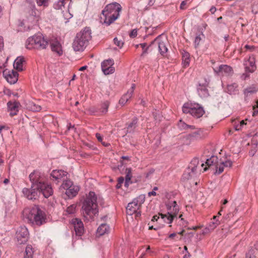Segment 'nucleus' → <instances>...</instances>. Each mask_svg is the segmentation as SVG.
I'll return each mask as SVG.
<instances>
[{"instance_id": "obj_1", "label": "nucleus", "mask_w": 258, "mask_h": 258, "mask_svg": "<svg viewBox=\"0 0 258 258\" xmlns=\"http://www.w3.org/2000/svg\"><path fill=\"white\" fill-rule=\"evenodd\" d=\"M29 178L33 187L39 188V189L43 190V196L45 198H48L52 195L53 190L52 186L50 184L45 181L44 173L35 170L30 173Z\"/></svg>"}, {"instance_id": "obj_2", "label": "nucleus", "mask_w": 258, "mask_h": 258, "mask_svg": "<svg viewBox=\"0 0 258 258\" xmlns=\"http://www.w3.org/2000/svg\"><path fill=\"white\" fill-rule=\"evenodd\" d=\"M24 213L26 215L28 221L33 225L40 226L46 222V215L44 209L34 205L30 208L25 209Z\"/></svg>"}, {"instance_id": "obj_3", "label": "nucleus", "mask_w": 258, "mask_h": 258, "mask_svg": "<svg viewBox=\"0 0 258 258\" xmlns=\"http://www.w3.org/2000/svg\"><path fill=\"white\" fill-rule=\"evenodd\" d=\"M97 199L95 193L90 191L83 203V214L88 220L93 219L94 216L98 213Z\"/></svg>"}, {"instance_id": "obj_4", "label": "nucleus", "mask_w": 258, "mask_h": 258, "mask_svg": "<svg viewBox=\"0 0 258 258\" xmlns=\"http://www.w3.org/2000/svg\"><path fill=\"white\" fill-rule=\"evenodd\" d=\"M121 9V5L116 2L106 6L102 11L103 17H101V19L103 20V23L107 26L112 23L118 18Z\"/></svg>"}, {"instance_id": "obj_5", "label": "nucleus", "mask_w": 258, "mask_h": 258, "mask_svg": "<svg viewBox=\"0 0 258 258\" xmlns=\"http://www.w3.org/2000/svg\"><path fill=\"white\" fill-rule=\"evenodd\" d=\"M91 30L85 28L78 33L73 43V48L75 51H82L86 47L89 41L91 39Z\"/></svg>"}, {"instance_id": "obj_6", "label": "nucleus", "mask_w": 258, "mask_h": 258, "mask_svg": "<svg viewBox=\"0 0 258 258\" xmlns=\"http://www.w3.org/2000/svg\"><path fill=\"white\" fill-rule=\"evenodd\" d=\"M47 45L48 42L41 34L29 37L26 42V47L29 49L32 48L43 49H45Z\"/></svg>"}, {"instance_id": "obj_7", "label": "nucleus", "mask_w": 258, "mask_h": 258, "mask_svg": "<svg viewBox=\"0 0 258 258\" xmlns=\"http://www.w3.org/2000/svg\"><path fill=\"white\" fill-rule=\"evenodd\" d=\"M168 212L167 214H160L161 218L168 224H171L179 212V208L175 201H169L166 204Z\"/></svg>"}, {"instance_id": "obj_8", "label": "nucleus", "mask_w": 258, "mask_h": 258, "mask_svg": "<svg viewBox=\"0 0 258 258\" xmlns=\"http://www.w3.org/2000/svg\"><path fill=\"white\" fill-rule=\"evenodd\" d=\"M182 111L184 113H189L196 118H200L203 115L205 111L203 108L199 104L187 102L183 104Z\"/></svg>"}, {"instance_id": "obj_9", "label": "nucleus", "mask_w": 258, "mask_h": 258, "mask_svg": "<svg viewBox=\"0 0 258 258\" xmlns=\"http://www.w3.org/2000/svg\"><path fill=\"white\" fill-rule=\"evenodd\" d=\"M145 201V196L144 195H141L135 198L132 202L128 204L126 208L127 214L132 215L133 214L136 213L137 216L141 215V212L138 210Z\"/></svg>"}, {"instance_id": "obj_10", "label": "nucleus", "mask_w": 258, "mask_h": 258, "mask_svg": "<svg viewBox=\"0 0 258 258\" xmlns=\"http://www.w3.org/2000/svg\"><path fill=\"white\" fill-rule=\"evenodd\" d=\"M29 232L26 226L19 227L16 233V243L18 245L26 243L28 239Z\"/></svg>"}, {"instance_id": "obj_11", "label": "nucleus", "mask_w": 258, "mask_h": 258, "mask_svg": "<svg viewBox=\"0 0 258 258\" xmlns=\"http://www.w3.org/2000/svg\"><path fill=\"white\" fill-rule=\"evenodd\" d=\"M43 189L39 188L33 187L31 185V188H24L22 192L24 196L29 200H33L37 199L40 194L43 195Z\"/></svg>"}, {"instance_id": "obj_12", "label": "nucleus", "mask_w": 258, "mask_h": 258, "mask_svg": "<svg viewBox=\"0 0 258 258\" xmlns=\"http://www.w3.org/2000/svg\"><path fill=\"white\" fill-rule=\"evenodd\" d=\"M167 38L163 35H160L153 41L150 45L154 43H157L158 46V50L161 55L164 56L168 51L166 46Z\"/></svg>"}, {"instance_id": "obj_13", "label": "nucleus", "mask_w": 258, "mask_h": 258, "mask_svg": "<svg viewBox=\"0 0 258 258\" xmlns=\"http://www.w3.org/2000/svg\"><path fill=\"white\" fill-rule=\"evenodd\" d=\"M199 164V160L197 158L193 159L188 166V168L183 173V178L188 179L191 178L196 173L197 165Z\"/></svg>"}, {"instance_id": "obj_14", "label": "nucleus", "mask_w": 258, "mask_h": 258, "mask_svg": "<svg viewBox=\"0 0 258 258\" xmlns=\"http://www.w3.org/2000/svg\"><path fill=\"white\" fill-rule=\"evenodd\" d=\"M114 60L112 59H108L104 60L101 63V69L103 73L107 75L113 74L115 69L113 67Z\"/></svg>"}, {"instance_id": "obj_15", "label": "nucleus", "mask_w": 258, "mask_h": 258, "mask_svg": "<svg viewBox=\"0 0 258 258\" xmlns=\"http://www.w3.org/2000/svg\"><path fill=\"white\" fill-rule=\"evenodd\" d=\"M3 76L6 80L11 84L16 83L18 79V73L14 70H5L3 71Z\"/></svg>"}, {"instance_id": "obj_16", "label": "nucleus", "mask_w": 258, "mask_h": 258, "mask_svg": "<svg viewBox=\"0 0 258 258\" xmlns=\"http://www.w3.org/2000/svg\"><path fill=\"white\" fill-rule=\"evenodd\" d=\"M208 85L209 82L206 80L203 83H199L197 87V91L201 98H205L209 96V91L207 89Z\"/></svg>"}, {"instance_id": "obj_17", "label": "nucleus", "mask_w": 258, "mask_h": 258, "mask_svg": "<svg viewBox=\"0 0 258 258\" xmlns=\"http://www.w3.org/2000/svg\"><path fill=\"white\" fill-rule=\"evenodd\" d=\"M72 224L77 236H81L84 232V227L82 221L78 218L73 219Z\"/></svg>"}, {"instance_id": "obj_18", "label": "nucleus", "mask_w": 258, "mask_h": 258, "mask_svg": "<svg viewBox=\"0 0 258 258\" xmlns=\"http://www.w3.org/2000/svg\"><path fill=\"white\" fill-rule=\"evenodd\" d=\"M215 73L219 75L229 76L232 74V69L231 67L222 64L217 68H214Z\"/></svg>"}, {"instance_id": "obj_19", "label": "nucleus", "mask_w": 258, "mask_h": 258, "mask_svg": "<svg viewBox=\"0 0 258 258\" xmlns=\"http://www.w3.org/2000/svg\"><path fill=\"white\" fill-rule=\"evenodd\" d=\"M72 4V0H57L53 4V8L56 10H69Z\"/></svg>"}, {"instance_id": "obj_20", "label": "nucleus", "mask_w": 258, "mask_h": 258, "mask_svg": "<svg viewBox=\"0 0 258 258\" xmlns=\"http://www.w3.org/2000/svg\"><path fill=\"white\" fill-rule=\"evenodd\" d=\"M67 175L68 172L62 170H53L50 174L52 179L58 182L61 180H64V177H67Z\"/></svg>"}, {"instance_id": "obj_21", "label": "nucleus", "mask_w": 258, "mask_h": 258, "mask_svg": "<svg viewBox=\"0 0 258 258\" xmlns=\"http://www.w3.org/2000/svg\"><path fill=\"white\" fill-rule=\"evenodd\" d=\"M7 106L11 116H13L18 114L19 108L20 106L19 102L17 101H9L7 103Z\"/></svg>"}, {"instance_id": "obj_22", "label": "nucleus", "mask_w": 258, "mask_h": 258, "mask_svg": "<svg viewBox=\"0 0 258 258\" xmlns=\"http://www.w3.org/2000/svg\"><path fill=\"white\" fill-rule=\"evenodd\" d=\"M245 71L253 73L256 70L255 58L253 56H250L247 61L244 63Z\"/></svg>"}, {"instance_id": "obj_23", "label": "nucleus", "mask_w": 258, "mask_h": 258, "mask_svg": "<svg viewBox=\"0 0 258 258\" xmlns=\"http://www.w3.org/2000/svg\"><path fill=\"white\" fill-rule=\"evenodd\" d=\"M135 87V84H133L132 85L131 88L129 89L127 92L125 94H124L120 99L119 101V103L120 104H121L122 105H124L127 102V101L132 97L134 92Z\"/></svg>"}, {"instance_id": "obj_24", "label": "nucleus", "mask_w": 258, "mask_h": 258, "mask_svg": "<svg viewBox=\"0 0 258 258\" xmlns=\"http://www.w3.org/2000/svg\"><path fill=\"white\" fill-rule=\"evenodd\" d=\"M204 135L203 131L201 128H198L195 132L188 134L186 138L190 141L201 139L204 137Z\"/></svg>"}, {"instance_id": "obj_25", "label": "nucleus", "mask_w": 258, "mask_h": 258, "mask_svg": "<svg viewBox=\"0 0 258 258\" xmlns=\"http://www.w3.org/2000/svg\"><path fill=\"white\" fill-rule=\"evenodd\" d=\"M138 119L135 117L133 118L132 121L127 124L126 133H133L135 132L136 127L138 126Z\"/></svg>"}, {"instance_id": "obj_26", "label": "nucleus", "mask_w": 258, "mask_h": 258, "mask_svg": "<svg viewBox=\"0 0 258 258\" xmlns=\"http://www.w3.org/2000/svg\"><path fill=\"white\" fill-rule=\"evenodd\" d=\"M52 51L56 52L58 55L62 54V49L60 43L57 40L53 41L50 43Z\"/></svg>"}, {"instance_id": "obj_27", "label": "nucleus", "mask_w": 258, "mask_h": 258, "mask_svg": "<svg viewBox=\"0 0 258 258\" xmlns=\"http://www.w3.org/2000/svg\"><path fill=\"white\" fill-rule=\"evenodd\" d=\"M24 62V58L23 57H18L14 62V68L18 71L23 70V62Z\"/></svg>"}, {"instance_id": "obj_28", "label": "nucleus", "mask_w": 258, "mask_h": 258, "mask_svg": "<svg viewBox=\"0 0 258 258\" xmlns=\"http://www.w3.org/2000/svg\"><path fill=\"white\" fill-rule=\"evenodd\" d=\"M109 227L106 224H101L97 230V234L99 236H102L108 233L109 231Z\"/></svg>"}, {"instance_id": "obj_29", "label": "nucleus", "mask_w": 258, "mask_h": 258, "mask_svg": "<svg viewBox=\"0 0 258 258\" xmlns=\"http://www.w3.org/2000/svg\"><path fill=\"white\" fill-rule=\"evenodd\" d=\"M80 189V187L78 185L72 186V187L66 191V194L70 198H72L75 197Z\"/></svg>"}, {"instance_id": "obj_30", "label": "nucleus", "mask_w": 258, "mask_h": 258, "mask_svg": "<svg viewBox=\"0 0 258 258\" xmlns=\"http://www.w3.org/2000/svg\"><path fill=\"white\" fill-rule=\"evenodd\" d=\"M219 222L218 220L213 221L209 223L208 226L204 229V233H208L213 231L219 224Z\"/></svg>"}, {"instance_id": "obj_31", "label": "nucleus", "mask_w": 258, "mask_h": 258, "mask_svg": "<svg viewBox=\"0 0 258 258\" xmlns=\"http://www.w3.org/2000/svg\"><path fill=\"white\" fill-rule=\"evenodd\" d=\"M182 65L184 68L188 67L190 62V54L186 51L182 53Z\"/></svg>"}, {"instance_id": "obj_32", "label": "nucleus", "mask_w": 258, "mask_h": 258, "mask_svg": "<svg viewBox=\"0 0 258 258\" xmlns=\"http://www.w3.org/2000/svg\"><path fill=\"white\" fill-rule=\"evenodd\" d=\"M238 85L236 83H233L228 85L225 90L226 92L229 94H235L237 90Z\"/></svg>"}, {"instance_id": "obj_33", "label": "nucleus", "mask_w": 258, "mask_h": 258, "mask_svg": "<svg viewBox=\"0 0 258 258\" xmlns=\"http://www.w3.org/2000/svg\"><path fill=\"white\" fill-rule=\"evenodd\" d=\"M109 106V102L108 101H106L101 104L100 107L99 108L100 115L105 114L108 112Z\"/></svg>"}, {"instance_id": "obj_34", "label": "nucleus", "mask_w": 258, "mask_h": 258, "mask_svg": "<svg viewBox=\"0 0 258 258\" xmlns=\"http://www.w3.org/2000/svg\"><path fill=\"white\" fill-rule=\"evenodd\" d=\"M177 126L178 128L181 130H186V129H190L193 130L195 129V127L194 125H190L186 124L184 121L182 120H180L178 123Z\"/></svg>"}, {"instance_id": "obj_35", "label": "nucleus", "mask_w": 258, "mask_h": 258, "mask_svg": "<svg viewBox=\"0 0 258 258\" xmlns=\"http://www.w3.org/2000/svg\"><path fill=\"white\" fill-rule=\"evenodd\" d=\"M217 163L218 158L215 156H212L211 158L207 159L206 162V165L209 167H211V166L213 165H215L216 166Z\"/></svg>"}, {"instance_id": "obj_36", "label": "nucleus", "mask_w": 258, "mask_h": 258, "mask_svg": "<svg viewBox=\"0 0 258 258\" xmlns=\"http://www.w3.org/2000/svg\"><path fill=\"white\" fill-rule=\"evenodd\" d=\"M33 248L31 245H27L25 249L24 258H32L33 254Z\"/></svg>"}, {"instance_id": "obj_37", "label": "nucleus", "mask_w": 258, "mask_h": 258, "mask_svg": "<svg viewBox=\"0 0 258 258\" xmlns=\"http://www.w3.org/2000/svg\"><path fill=\"white\" fill-rule=\"evenodd\" d=\"M257 91L255 87L253 86L249 87L247 88H246L244 90V94L245 96V97H247L251 94H253L255 93H256Z\"/></svg>"}, {"instance_id": "obj_38", "label": "nucleus", "mask_w": 258, "mask_h": 258, "mask_svg": "<svg viewBox=\"0 0 258 258\" xmlns=\"http://www.w3.org/2000/svg\"><path fill=\"white\" fill-rule=\"evenodd\" d=\"M125 173H126V176H125L124 185L126 187H127L128 186V182L131 180V178H132L131 169V168H126Z\"/></svg>"}, {"instance_id": "obj_39", "label": "nucleus", "mask_w": 258, "mask_h": 258, "mask_svg": "<svg viewBox=\"0 0 258 258\" xmlns=\"http://www.w3.org/2000/svg\"><path fill=\"white\" fill-rule=\"evenodd\" d=\"M73 182L70 180H66L63 181V183L61 185V187L67 190L68 189L71 188L72 186H74Z\"/></svg>"}, {"instance_id": "obj_40", "label": "nucleus", "mask_w": 258, "mask_h": 258, "mask_svg": "<svg viewBox=\"0 0 258 258\" xmlns=\"http://www.w3.org/2000/svg\"><path fill=\"white\" fill-rule=\"evenodd\" d=\"M28 107L32 111H39L41 109V107L40 106L37 105L33 102H30L28 104Z\"/></svg>"}, {"instance_id": "obj_41", "label": "nucleus", "mask_w": 258, "mask_h": 258, "mask_svg": "<svg viewBox=\"0 0 258 258\" xmlns=\"http://www.w3.org/2000/svg\"><path fill=\"white\" fill-rule=\"evenodd\" d=\"M237 123V121H235L234 124V127L236 131H240L241 130L244 125H246V123L245 121L242 120L241 121H238Z\"/></svg>"}, {"instance_id": "obj_42", "label": "nucleus", "mask_w": 258, "mask_h": 258, "mask_svg": "<svg viewBox=\"0 0 258 258\" xmlns=\"http://www.w3.org/2000/svg\"><path fill=\"white\" fill-rule=\"evenodd\" d=\"M30 17L33 18L34 21H37L39 17V12L36 9H32L30 11Z\"/></svg>"}, {"instance_id": "obj_43", "label": "nucleus", "mask_w": 258, "mask_h": 258, "mask_svg": "<svg viewBox=\"0 0 258 258\" xmlns=\"http://www.w3.org/2000/svg\"><path fill=\"white\" fill-rule=\"evenodd\" d=\"M246 258H258V250L249 251L246 253Z\"/></svg>"}, {"instance_id": "obj_44", "label": "nucleus", "mask_w": 258, "mask_h": 258, "mask_svg": "<svg viewBox=\"0 0 258 258\" xmlns=\"http://www.w3.org/2000/svg\"><path fill=\"white\" fill-rule=\"evenodd\" d=\"M88 111L90 114L100 115V114H99V107H96L95 106L91 107L89 108Z\"/></svg>"}, {"instance_id": "obj_45", "label": "nucleus", "mask_w": 258, "mask_h": 258, "mask_svg": "<svg viewBox=\"0 0 258 258\" xmlns=\"http://www.w3.org/2000/svg\"><path fill=\"white\" fill-rule=\"evenodd\" d=\"M215 167L216 169L215 173L220 174L223 172L224 166H223L221 162H220L219 164L217 163Z\"/></svg>"}, {"instance_id": "obj_46", "label": "nucleus", "mask_w": 258, "mask_h": 258, "mask_svg": "<svg viewBox=\"0 0 258 258\" xmlns=\"http://www.w3.org/2000/svg\"><path fill=\"white\" fill-rule=\"evenodd\" d=\"M76 204H73L70 205L67 208V209L66 210V212L69 214H72L75 213L76 212Z\"/></svg>"}, {"instance_id": "obj_47", "label": "nucleus", "mask_w": 258, "mask_h": 258, "mask_svg": "<svg viewBox=\"0 0 258 258\" xmlns=\"http://www.w3.org/2000/svg\"><path fill=\"white\" fill-rule=\"evenodd\" d=\"M140 45L143 49V52L141 54V56H143L146 53H148V50L149 49V46H147V43H141V44H140Z\"/></svg>"}, {"instance_id": "obj_48", "label": "nucleus", "mask_w": 258, "mask_h": 258, "mask_svg": "<svg viewBox=\"0 0 258 258\" xmlns=\"http://www.w3.org/2000/svg\"><path fill=\"white\" fill-rule=\"evenodd\" d=\"M113 41L114 44L119 48H121L122 47L123 42L121 40H118L117 38L115 37L114 38Z\"/></svg>"}, {"instance_id": "obj_49", "label": "nucleus", "mask_w": 258, "mask_h": 258, "mask_svg": "<svg viewBox=\"0 0 258 258\" xmlns=\"http://www.w3.org/2000/svg\"><path fill=\"white\" fill-rule=\"evenodd\" d=\"M48 0H36L37 5L39 6H47Z\"/></svg>"}, {"instance_id": "obj_50", "label": "nucleus", "mask_w": 258, "mask_h": 258, "mask_svg": "<svg viewBox=\"0 0 258 258\" xmlns=\"http://www.w3.org/2000/svg\"><path fill=\"white\" fill-rule=\"evenodd\" d=\"M222 164L223 165L224 167H230L232 165V162L230 160H227L225 161L221 162Z\"/></svg>"}, {"instance_id": "obj_51", "label": "nucleus", "mask_w": 258, "mask_h": 258, "mask_svg": "<svg viewBox=\"0 0 258 258\" xmlns=\"http://www.w3.org/2000/svg\"><path fill=\"white\" fill-rule=\"evenodd\" d=\"M124 181V179L123 177H119L118 179V182L116 185V188H119L121 187V184L123 183Z\"/></svg>"}, {"instance_id": "obj_52", "label": "nucleus", "mask_w": 258, "mask_h": 258, "mask_svg": "<svg viewBox=\"0 0 258 258\" xmlns=\"http://www.w3.org/2000/svg\"><path fill=\"white\" fill-rule=\"evenodd\" d=\"M201 40V38L200 37V35H199V36H197L195 38V46L196 47H197L199 44H200V42Z\"/></svg>"}, {"instance_id": "obj_53", "label": "nucleus", "mask_w": 258, "mask_h": 258, "mask_svg": "<svg viewBox=\"0 0 258 258\" xmlns=\"http://www.w3.org/2000/svg\"><path fill=\"white\" fill-rule=\"evenodd\" d=\"M252 116H254L258 114V102L256 103V106L253 107Z\"/></svg>"}, {"instance_id": "obj_54", "label": "nucleus", "mask_w": 258, "mask_h": 258, "mask_svg": "<svg viewBox=\"0 0 258 258\" xmlns=\"http://www.w3.org/2000/svg\"><path fill=\"white\" fill-rule=\"evenodd\" d=\"M137 36V30L136 29L132 30L130 33V36L131 38H135Z\"/></svg>"}, {"instance_id": "obj_55", "label": "nucleus", "mask_w": 258, "mask_h": 258, "mask_svg": "<svg viewBox=\"0 0 258 258\" xmlns=\"http://www.w3.org/2000/svg\"><path fill=\"white\" fill-rule=\"evenodd\" d=\"M249 73H250L248 72L245 71V73H243L241 75V78L243 80H245L246 78H247L249 77Z\"/></svg>"}, {"instance_id": "obj_56", "label": "nucleus", "mask_w": 258, "mask_h": 258, "mask_svg": "<svg viewBox=\"0 0 258 258\" xmlns=\"http://www.w3.org/2000/svg\"><path fill=\"white\" fill-rule=\"evenodd\" d=\"M245 48L249 50L250 51H253L254 49V47L252 45H245Z\"/></svg>"}, {"instance_id": "obj_57", "label": "nucleus", "mask_w": 258, "mask_h": 258, "mask_svg": "<svg viewBox=\"0 0 258 258\" xmlns=\"http://www.w3.org/2000/svg\"><path fill=\"white\" fill-rule=\"evenodd\" d=\"M96 137L98 141H99V142H102V137L101 135L100 134L96 133Z\"/></svg>"}, {"instance_id": "obj_58", "label": "nucleus", "mask_w": 258, "mask_h": 258, "mask_svg": "<svg viewBox=\"0 0 258 258\" xmlns=\"http://www.w3.org/2000/svg\"><path fill=\"white\" fill-rule=\"evenodd\" d=\"M186 2L185 1H182L181 3L180 4V9L184 10L185 9V6L186 5Z\"/></svg>"}, {"instance_id": "obj_59", "label": "nucleus", "mask_w": 258, "mask_h": 258, "mask_svg": "<svg viewBox=\"0 0 258 258\" xmlns=\"http://www.w3.org/2000/svg\"><path fill=\"white\" fill-rule=\"evenodd\" d=\"M159 219V216L154 215L152 217V221H153V222L157 221L158 220V219Z\"/></svg>"}, {"instance_id": "obj_60", "label": "nucleus", "mask_w": 258, "mask_h": 258, "mask_svg": "<svg viewBox=\"0 0 258 258\" xmlns=\"http://www.w3.org/2000/svg\"><path fill=\"white\" fill-rule=\"evenodd\" d=\"M216 11V7L213 6L211 8V9H210V12L212 13V14H214L215 13V12Z\"/></svg>"}, {"instance_id": "obj_61", "label": "nucleus", "mask_w": 258, "mask_h": 258, "mask_svg": "<svg viewBox=\"0 0 258 258\" xmlns=\"http://www.w3.org/2000/svg\"><path fill=\"white\" fill-rule=\"evenodd\" d=\"M155 2V0H149L148 2V5L149 6H152L154 4Z\"/></svg>"}, {"instance_id": "obj_62", "label": "nucleus", "mask_w": 258, "mask_h": 258, "mask_svg": "<svg viewBox=\"0 0 258 258\" xmlns=\"http://www.w3.org/2000/svg\"><path fill=\"white\" fill-rule=\"evenodd\" d=\"M148 195L149 196H156V191H155L154 190H153L152 191H150L148 193Z\"/></svg>"}, {"instance_id": "obj_63", "label": "nucleus", "mask_w": 258, "mask_h": 258, "mask_svg": "<svg viewBox=\"0 0 258 258\" xmlns=\"http://www.w3.org/2000/svg\"><path fill=\"white\" fill-rule=\"evenodd\" d=\"M176 233H173L170 234L169 235L168 237H169V238H173V237H175V236H176Z\"/></svg>"}, {"instance_id": "obj_64", "label": "nucleus", "mask_w": 258, "mask_h": 258, "mask_svg": "<svg viewBox=\"0 0 258 258\" xmlns=\"http://www.w3.org/2000/svg\"><path fill=\"white\" fill-rule=\"evenodd\" d=\"M87 68V66H83V67H81V68L79 69V70L80 71H83L85 70Z\"/></svg>"}]
</instances>
